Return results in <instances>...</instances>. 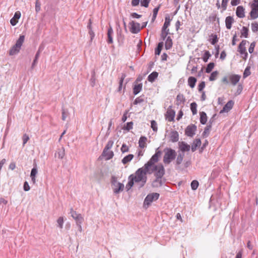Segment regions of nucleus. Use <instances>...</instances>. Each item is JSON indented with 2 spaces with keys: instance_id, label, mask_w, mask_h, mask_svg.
<instances>
[{
  "instance_id": "f257e3e1",
  "label": "nucleus",
  "mask_w": 258,
  "mask_h": 258,
  "mask_svg": "<svg viewBox=\"0 0 258 258\" xmlns=\"http://www.w3.org/2000/svg\"><path fill=\"white\" fill-rule=\"evenodd\" d=\"M149 167L150 166H149ZM151 169L147 168L148 174L154 173L156 178L153 181L152 185L154 187H159L163 185L165 182V179L163 178L165 174V170L163 166L161 164L156 165L155 163L152 164Z\"/></svg>"
},
{
  "instance_id": "f03ea898",
  "label": "nucleus",
  "mask_w": 258,
  "mask_h": 258,
  "mask_svg": "<svg viewBox=\"0 0 258 258\" xmlns=\"http://www.w3.org/2000/svg\"><path fill=\"white\" fill-rule=\"evenodd\" d=\"M155 162H147L145 164L144 166L138 169L135 174H132L131 175H133V178L135 180V182L139 188L143 187L147 182V177L146 176L147 174H148L147 171V168L151 169L150 166H152V164Z\"/></svg>"
},
{
  "instance_id": "7ed1b4c3",
  "label": "nucleus",
  "mask_w": 258,
  "mask_h": 258,
  "mask_svg": "<svg viewBox=\"0 0 258 258\" xmlns=\"http://www.w3.org/2000/svg\"><path fill=\"white\" fill-rule=\"evenodd\" d=\"M113 143V141L111 140H109L108 141L104 149H103L101 155L99 158V159L109 160L113 157L114 153L112 151L110 150V149L112 148Z\"/></svg>"
},
{
  "instance_id": "20e7f679",
  "label": "nucleus",
  "mask_w": 258,
  "mask_h": 258,
  "mask_svg": "<svg viewBox=\"0 0 258 258\" xmlns=\"http://www.w3.org/2000/svg\"><path fill=\"white\" fill-rule=\"evenodd\" d=\"M111 187L115 195H117L124 189V186L123 183L117 181V178L115 176H112L111 178Z\"/></svg>"
},
{
  "instance_id": "39448f33",
  "label": "nucleus",
  "mask_w": 258,
  "mask_h": 258,
  "mask_svg": "<svg viewBox=\"0 0 258 258\" xmlns=\"http://www.w3.org/2000/svg\"><path fill=\"white\" fill-rule=\"evenodd\" d=\"M25 36L24 35H21L19 39L16 41V44L11 48L9 51V54L10 55H13L18 53L24 41Z\"/></svg>"
},
{
  "instance_id": "423d86ee",
  "label": "nucleus",
  "mask_w": 258,
  "mask_h": 258,
  "mask_svg": "<svg viewBox=\"0 0 258 258\" xmlns=\"http://www.w3.org/2000/svg\"><path fill=\"white\" fill-rule=\"evenodd\" d=\"M160 195L157 192H152L148 194L144 201V207L147 208L153 201H157L159 198Z\"/></svg>"
},
{
  "instance_id": "0eeeda50",
  "label": "nucleus",
  "mask_w": 258,
  "mask_h": 258,
  "mask_svg": "<svg viewBox=\"0 0 258 258\" xmlns=\"http://www.w3.org/2000/svg\"><path fill=\"white\" fill-rule=\"evenodd\" d=\"M165 155L163 161H169L170 160H174L176 157L175 151L170 148H165L164 150Z\"/></svg>"
},
{
  "instance_id": "6e6552de",
  "label": "nucleus",
  "mask_w": 258,
  "mask_h": 258,
  "mask_svg": "<svg viewBox=\"0 0 258 258\" xmlns=\"http://www.w3.org/2000/svg\"><path fill=\"white\" fill-rule=\"evenodd\" d=\"M248 42V41L246 40H243L239 44L238 50L240 52L241 54L245 55V58L247 57V53L246 51L245 45Z\"/></svg>"
},
{
  "instance_id": "1a4fd4ad",
  "label": "nucleus",
  "mask_w": 258,
  "mask_h": 258,
  "mask_svg": "<svg viewBox=\"0 0 258 258\" xmlns=\"http://www.w3.org/2000/svg\"><path fill=\"white\" fill-rule=\"evenodd\" d=\"M197 126L195 124L188 125L185 130V134L188 137H192L195 134Z\"/></svg>"
},
{
  "instance_id": "9d476101",
  "label": "nucleus",
  "mask_w": 258,
  "mask_h": 258,
  "mask_svg": "<svg viewBox=\"0 0 258 258\" xmlns=\"http://www.w3.org/2000/svg\"><path fill=\"white\" fill-rule=\"evenodd\" d=\"M70 214L72 218L76 221V222L82 223L84 218L80 214L77 213L73 208L71 209Z\"/></svg>"
},
{
  "instance_id": "9b49d317",
  "label": "nucleus",
  "mask_w": 258,
  "mask_h": 258,
  "mask_svg": "<svg viewBox=\"0 0 258 258\" xmlns=\"http://www.w3.org/2000/svg\"><path fill=\"white\" fill-rule=\"evenodd\" d=\"M130 31L133 34H136L140 31V24L133 21L130 23Z\"/></svg>"
},
{
  "instance_id": "f8f14e48",
  "label": "nucleus",
  "mask_w": 258,
  "mask_h": 258,
  "mask_svg": "<svg viewBox=\"0 0 258 258\" xmlns=\"http://www.w3.org/2000/svg\"><path fill=\"white\" fill-rule=\"evenodd\" d=\"M175 114V112L173 110L169 108H168L165 114V118L168 121H174Z\"/></svg>"
},
{
  "instance_id": "ddd939ff",
  "label": "nucleus",
  "mask_w": 258,
  "mask_h": 258,
  "mask_svg": "<svg viewBox=\"0 0 258 258\" xmlns=\"http://www.w3.org/2000/svg\"><path fill=\"white\" fill-rule=\"evenodd\" d=\"M234 102L232 100L229 101L223 107V109L220 111V113L228 112L233 107Z\"/></svg>"
},
{
  "instance_id": "4468645a",
  "label": "nucleus",
  "mask_w": 258,
  "mask_h": 258,
  "mask_svg": "<svg viewBox=\"0 0 258 258\" xmlns=\"http://www.w3.org/2000/svg\"><path fill=\"white\" fill-rule=\"evenodd\" d=\"M178 146L180 150L182 152L189 151L190 149V146L184 142H179Z\"/></svg>"
},
{
  "instance_id": "2eb2a0df",
  "label": "nucleus",
  "mask_w": 258,
  "mask_h": 258,
  "mask_svg": "<svg viewBox=\"0 0 258 258\" xmlns=\"http://www.w3.org/2000/svg\"><path fill=\"white\" fill-rule=\"evenodd\" d=\"M241 76L239 75H231L229 76V79L232 85L235 86L239 81Z\"/></svg>"
},
{
  "instance_id": "dca6fc26",
  "label": "nucleus",
  "mask_w": 258,
  "mask_h": 258,
  "mask_svg": "<svg viewBox=\"0 0 258 258\" xmlns=\"http://www.w3.org/2000/svg\"><path fill=\"white\" fill-rule=\"evenodd\" d=\"M236 16L240 18H243L245 17L244 9L242 6H238L236 11Z\"/></svg>"
},
{
  "instance_id": "f3484780",
  "label": "nucleus",
  "mask_w": 258,
  "mask_h": 258,
  "mask_svg": "<svg viewBox=\"0 0 258 258\" xmlns=\"http://www.w3.org/2000/svg\"><path fill=\"white\" fill-rule=\"evenodd\" d=\"M234 22V20L232 16H228L225 19V25L228 29H230L232 24Z\"/></svg>"
},
{
  "instance_id": "a211bd4d",
  "label": "nucleus",
  "mask_w": 258,
  "mask_h": 258,
  "mask_svg": "<svg viewBox=\"0 0 258 258\" xmlns=\"http://www.w3.org/2000/svg\"><path fill=\"white\" fill-rule=\"evenodd\" d=\"M185 101V99L183 95L179 94L176 96L175 104L178 106L181 105L182 104H184Z\"/></svg>"
},
{
  "instance_id": "6ab92c4d",
  "label": "nucleus",
  "mask_w": 258,
  "mask_h": 258,
  "mask_svg": "<svg viewBox=\"0 0 258 258\" xmlns=\"http://www.w3.org/2000/svg\"><path fill=\"white\" fill-rule=\"evenodd\" d=\"M158 149L159 148L156 150L155 154L151 157L149 161H158L159 158L161 156L162 154V152Z\"/></svg>"
},
{
  "instance_id": "aec40b11",
  "label": "nucleus",
  "mask_w": 258,
  "mask_h": 258,
  "mask_svg": "<svg viewBox=\"0 0 258 258\" xmlns=\"http://www.w3.org/2000/svg\"><path fill=\"white\" fill-rule=\"evenodd\" d=\"M170 141L172 142H176L179 139V135L177 131H174L171 132L170 136Z\"/></svg>"
},
{
  "instance_id": "412c9836",
  "label": "nucleus",
  "mask_w": 258,
  "mask_h": 258,
  "mask_svg": "<svg viewBox=\"0 0 258 258\" xmlns=\"http://www.w3.org/2000/svg\"><path fill=\"white\" fill-rule=\"evenodd\" d=\"M64 149L63 147H61L58 149L55 154V156L56 158L57 157L58 159H62L64 156Z\"/></svg>"
},
{
  "instance_id": "4be33fe9",
  "label": "nucleus",
  "mask_w": 258,
  "mask_h": 258,
  "mask_svg": "<svg viewBox=\"0 0 258 258\" xmlns=\"http://www.w3.org/2000/svg\"><path fill=\"white\" fill-rule=\"evenodd\" d=\"M171 21V19L170 18V17L169 16H167L165 17V22L163 25V26L162 28V30L163 31L164 30H169L168 29V27L169 26L170 24V22Z\"/></svg>"
},
{
  "instance_id": "5701e85b",
  "label": "nucleus",
  "mask_w": 258,
  "mask_h": 258,
  "mask_svg": "<svg viewBox=\"0 0 258 258\" xmlns=\"http://www.w3.org/2000/svg\"><path fill=\"white\" fill-rule=\"evenodd\" d=\"M201 144V141L200 139H196L193 142L191 146V149L192 152L196 150L197 148L199 147Z\"/></svg>"
},
{
  "instance_id": "b1692460",
  "label": "nucleus",
  "mask_w": 258,
  "mask_h": 258,
  "mask_svg": "<svg viewBox=\"0 0 258 258\" xmlns=\"http://www.w3.org/2000/svg\"><path fill=\"white\" fill-rule=\"evenodd\" d=\"M113 34V31L112 29V28H110L108 29L107 32V42L108 43H113V38H112V35Z\"/></svg>"
},
{
  "instance_id": "393cba45",
  "label": "nucleus",
  "mask_w": 258,
  "mask_h": 258,
  "mask_svg": "<svg viewBox=\"0 0 258 258\" xmlns=\"http://www.w3.org/2000/svg\"><path fill=\"white\" fill-rule=\"evenodd\" d=\"M147 140V138L146 137H141L139 141V147L141 148H144L146 146V142Z\"/></svg>"
},
{
  "instance_id": "a878e982",
  "label": "nucleus",
  "mask_w": 258,
  "mask_h": 258,
  "mask_svg": "<svg viewBox=\"0 0 258 258\" xmlns=\"http://www.w3.org/2000/svg\"><path fill=\"white\" fill-rule=\"evenodd\" d=\"M158 73L156 72H153L148 77V80L150 82H153L158 77Z\"/></svg>"
},
{
  "instance_id": "bb28decb",
  "label": "nucleus",
  "mask_w": 258,
  "mask_h": 258,
  "mask_svg": "<svg viewBox=\"0 0 258 258\" xmlns=\"http://www.w3.org/2000/svg\"><path fill=\"white\" fill-rule=\"evenodd\" d=\"M42 48H41V46L39 47V49H38V50L37 51V52H36V54H35V58L33 60V62L32 64V67L31 68L33 69L34 68V67H35V64L37 63V60L39 57V55H40V52L42 50Z\"/></svg>"
},
{
  "instance_id": "cd10ccee",
  "label": "nucleus",
  "mask_w": 258,
  "mask_h": 258,
  "mask_svg": "<svg viewBox=\"0 0 258 258\" xmlns=\"http://www.w3.org/2000/svg\"><path fill=\"white\" fill-rule=\"evenodd\" d=\"M172 46V40L170 36L167 37L165 41V47L166 49H170Z\"/></svg>"
},
{
  "instance_id": "c85d7f7f",
  "label": "nucleus",
  "mask_w": 258,
  "mask_h": 258,
  "mask_svg": "<svg viewBox=\"0 0 258 258\" xmlns=\"http://www.w3.org/2000/svg\"><path fill=\"white\" fill-rule=\"evenodd\" d=\"M142 89V84L140 83L137 85H135L133 88V93L134 95L138 94L141 92Z\"/></svg>"
},
{
  "instance_id": "c756f323",
  "label": "nucleus",
  "mask_w": 258,
  "mask_h": 258,
  "mask_svg": "<svg viewBox=\"0 0 258 258\" xmlns=\"http://www.w3.org/2000/svg\"><path fill=\"white\" fill-rule=\"evenodd\" d=\"M188 84L191 88H193L195 86L197 79L194 77H189L188 79Z\"/></svg>"
},
{
  "instance_id": "7c9ffc66",
  "label": "nucleus",
  "mask_w": 258,
  "mask_h": 258,
  "mask_svg": "<svg viewBox=\"0 0 258 258\" xmlns=\"http://www.w3.org/2000/svg\"><path fill=\"white\" fill-rule=\"evenodd\" d=\"M207 121V114L205 112H200V122L202 124H205Z\"/></svg>"
},
{
  "instance_id": "2f4dec72",
  "label": "nucleus",
  "mask_w": 258,
  "mask_h": 258,
  "mask_svg": "<svg viewBox=\"0 0 258 258\" xmlns=\"http://www.w3.org/2000/svg\"><path fill=\"white\" fill-rule=\"evenodd\" d=\"M248 31L249 30L248 28L243 26L241 30V36L240 37H244L245 38H247L248 35Z\"/></svg>"
},
{
  "instance_id": "473e14b6",
  "label": "nucleus",
  "mask_w": 258,
  "mask_h": 258,
  "mask_svg": "<svg viewBox=\"0 0 258 258\" xmlns=\"http://www.w3.org/2000/svg\"><path fill=\"white\" fill-rule=\"evenodd\" d=\"M163 46V42H160L158 44L157 48L155 49V53L156 55H160L162 47Z\"/></svg>"
},
{
  "instance_id": "72a5a7b5",
  "label": "nucleus",
  "mask_w": 258,
  "mask_h": 258,
  "mask_svg": "<svg viewBox=\"0 0 258 258\" xmlns=\"http://www.w3.org/2000/svg\"><path fill=\"white\" fill-rule=\"evenodd\" d=\"M211 124H208L205 128V130H204V131L203 133V137H207L209 136V133H210V132L211 130Z\"/></svg>"
},
{
  "instance_id": "f704fd0d",
  "label": "nucleus",
  "mask_w": 258,
  "mask_h": 258,
  "mask_svg": "<svg viewBox=\"0 0 258 258\" xmlns=\"http://www.w3.org/2000/svg\"><path fill=\"white\" fill-rule=\"evenodd\" d=\"M125 77H126V75L125 74H122L121 75V76L120 78V80H119V87L118 88V92H120L122 89V83H123V80H124V78H125Z\"/></svg>"
},
{
  "instance_id": "c9c22d12",
  "label": "nucleus",
  "mask_w": 258,
  "mask_h": 258,
  "mask_svg": "<svg viewBox=\"0 0 258 258\" xmlns=\"http://www.w3.org/2000/svg\"><path fill=\"white\" fill-rule=\"evenodd\" d=\"M251 19H255L258 18V11L251 9L250 12Z\"/></svg>"
},
{
  "instance_id": "e433bc0d",
  "label": "nucleus",
  "mask_w": 258,
  "mask_h": 258,
  "mask_svg": "<svg viewBox=\"0 0 258 258\" xmlns=\"http://www.w3.org/2000/svg\"><path fill=\"white\" fill-rule=\"evenodd\" d=\"M197 104L196 102H192L190 104V109L194 115H195L197 113Z\"/></svg>"
},
{
  "instance_id": "4c0bfd02",
  "label": "nucleus",
  "mask_w": 258,
  "mask_h": 258,
  "mask_svg": "<svg viewBox=\"0 0 258 258\" xmlns=\"http://www.w3.org/2000/svg\"><path fill=\"white\" fill-rule=\"evenodd\" d=\"M69 115V113L68 110L63 108H62V120H65Z\"/></svg>"
},
{
  "instance_id": "58836bf2",
  "label": "nucleus",
  "mask_w": 258,
  "mask_h": 258,
  "mask_svg": "<svg viewBox=\"0 0 258 258\" xmlns=\"http://www.w3.org/2000/svg\"><path fill=\"white\" fill-rule=\"evenodd\" d=\"M199 185V183L197 180H192L191 181V184H190L191 188L192 190H195L198 188Z\"/></svg>"
},
{
  "instance_id": "ea45409f",
  "label": "nucleus",
  "mask_w": 258,
  "mask_h": 258,
  "mask_svg": "<svg viewBox=\"0 0 258 258\" xmlns=\"http://www.w3.org/2000/svg\"><path fill=\"white\" fill-rule=\"evenodd\" d=\"M215 66V63L214 62H210L206 69V72L207 73H210L212 70L213 69L214 67Z\"/></svg>"
},
{
  "instance_id": "a19ab883",
  "label": "nucleus",
  "mask_w": 258,
  "mask_h": 258,
  "mask_svg": "<svg viewBox=\"0 0 258 258\" xmlns=\"http://www.w3.org/2000/svg\"><path fill=\"white\" fill-rule=\"evenodd\" d=\"M218 75V72L217 71H214L212 72L209 77V80L210 81H213L215 80L217 77Z\"/></svg>"
},
{
  "instance_id": "79ce46f5",
  "label": "nucleus",
  "mask_w": 258,
  "mask_h": 258,
  "mask_svg": "<svg viewBox=\"0 0 258 258\" xmlns=\"http://www.w3.org/2000/svg\"><path fill=\"white\" fill-rule=\"evenodd\" d=\"M211 56V55L210 52L209 51H206L203 57V59L204 61L207 62Z\"/></svg>"
},
{
  "instance_id": "37998d69",
  "label": "nucleus",
  "mask_w": 258,
  "mask_h": 258,
  "mask_svg": "<svg viewBox=\"0 0 258 258\" xmlns=\"http://www.w3.org/2000/svg\"><path fill=\"white\" fill-rule=\"evenodd\" d=\"M63 222L64 220L63 217H59L57 220V226L60 229L62 228Z\"/></svg>"
},
{
  "instance_id": "c03bdc74",
  "label": "nucleus",
  "mask_w": 258,
  "mask_h": 258,
  "mask_svg": "<svg viewBox=\"0 0 258 258\" xmlns=\"http://www.w3.org/2000/svg\"><path fill=\"white\" fill-rule=\"evenodd\" d=\"M182 163L184 164L185 168H186L189 165V164H188L189 162H176L175 168L176 169L183 170V168H180V165Z\"/></svg>"
},
{
  "instance_id": "a18cd8bd",
  "label": "nucleus",
  "mask_w": 258,
  "mask_h": 258,
  "mask_svg": "<svg viewBox=\"0 0 258 258\" xmlns=\"http://www.w3.org/2000/svg\"><path fill=\"white\" fill-rule=\"evenodd\" d=\"M250 67L249 66H247L245 68V69L244 71V73H243V77L244 78H246L247 77H248V76H249L250 75Z\"/></svg>"
},
{
  "instance_id": "49530a36",
  "label": "nucleus",
  "mask_w": 258,
  "mask_h": 258,
  "mask_svg": "<svg viewBox=\"0 0 258 258\" xmlns=\"http://www.w3.org/2000/svg\"><path fill=\"white\" fill-rule=\"evenodd\" d=\"M159 8H160V7L159 6L158 7L155 8L153 9V17H152V21H154V20L156 19L157 14H158V12L159 10Z\"/></svg>"
},
{
  "instance_id": "de8ad7c7",
  "label": "nucleus",
  "mask_w": 258,
  "mask_h": 258,
  "mask_svg": "<svg viewBox=\"0 0 258 258\" xmlns=\"http://www.w3.org/2000/svg\"><path fill=\"white\" fill-rule=\"evenodd\" d=\"M37 173V165L36 164H34L33 168L32 169L30 174V176H35Z\"/></svg>"
},
{
  "instance_id": "09e8293b",
  "label": "nucleus",
  "mask_w": 258,
  "mask_h": 258,
  "mask_svg": "<svg viewBox=\"0 0 258 258\" xmlns=\"http://www.w3.org/2000/svg\"><path fill=\"white\" fill-rule=\"evenodd\" d=\"M251 30L253 32H256L258 31V23L254 22L251 23Z\"/></svg>"
},
{
  "instance_id": "8fccbe9b",
  "label": "nucleus",
  "mask_w": 258,
  "mask_h": 258,
  "mask_svg": "<svg viewBox=\"0 0 258 258\" xmlns=\"http://www.w3.org/2000/svg\"><path fill=\"white\" fill-rule=\"evenodd\" d=\"M169 33V30H162V33L161 34V37L163 40H164L166 38L167 35Z\"/></svg>"
},
{
  "instance_id": "3c124183",
  "label": "nucleus",
  "mask_w": 258,
  "mask_h": 258,
  "mask_svg": "<svg viewBox=\"0 0 258 258\" xmlns=\"http://www.w3.org/2000/svg\"><path fill=\"white\" fill-rule=\"evenodd\" d=\"M251 9L258 11V0H253V3L251 5Z\"/></svg>"
},
{
  "instance_id": "603ef678",
  "label": "nucleus",
  "mask_w": 258,
  "mask_h": 258,
  "mask_svg": "<svg viewBox=\"0 0 258 258\" xmlns=\"http://www.w3.org/2000/svg\"><path fill=\"white\" fill-rule=\"evenodd\" d=\"M133 122L131 121V122H127L126 123V125L124 127V129L126 131H129L130 130L133 128Z\"/></svg>"
},
{
  "instance_id": "864d4df0",
  "label": "nucleus",
  "mask_w": 258,
  "mask_h": 258,
  "mask_svg": "<svg viewBox=\"0 0 258 258\" xmlns=\"http://www.w3.org/2000/svg\"><path fill=\"white\" fill-rule=\"evenodd\" d=\"M151 127L154 132H156L158 130L157 122L155 120H152L151 122Z\"/></svg>"
},
{
  "instance_id": "5fc2aeb1",
  "label": "nucleus",
  "mask_w": 258,
  "mask_h": 258,
  "mask_svg": "<svg viewBox=\"0 0 258 258\" xmlns=\"http://www.w3.org/2000/svg\"><path fill=\"white\" fill-rule=\"evenodd\" d=\"M41 9V4L39 0H36L35 2V11L37 13L40 11Z\"/></svg>"
},
{
  "instance_id": "6e6d98bb",
  "label": "nucleus",
  "mask_w": 258,
  "mask_h": 258,
  "mask_svg": "<svg viewBox=\"0 0 258 258\" xmlns=\"http://www.w3.org/2000/svg\"><path fill=\"white\" fill-rule=\"evenodd\" d=\"M134 157L133 155L129 154L127 156L124 157L121 161H131Z\"/></svg>"
},
{
  "instance_id": "4d7b16f0",
  "label": "nucleus",
  "mask_w": 258,
  "mask_h": 258,
  "mask_svg": "<svg viewBox=\"0 0 258 258\" xmlns=\"http://www.w3.org/2000/svg\"><path fill=\"white\" fill-rule=\"evenodd\" d=\"M151 0H141V5L142 6L147 8Z\"/></svg>"
},
{
  "instance_id": "13d9d810",
  "label": "nucleus",
  "mask_w": 258,
  "mask_h": 258,
  "mask_svg": "<svg viewBox=\"0 0 258 258\" xmlns=\"http://www.w3.org/2000/svg\"><path fill=\"white\" fill-rule=\"evenodd\" d=\"M134 183L135 182V180L133 178V175H130L128 177V182L127 183L129 184V185H131L132 187H133Z\"/></svg>"
},
{
  "instance_id": "bf43d9fd",
  "label": "nucleus",
  "mask_w": 258,
  "mask_h": 258,
  "mask_svg": "<svg viewBox=\"0 0 258 258\" xmlns=\"http://www.w3.org/2000/svg\"><path fill=\"white\" fill-rule=\"evenodd\" d=\"M255 46V42H253L250 44V46L248 48V51L250 53H252L253 52Z\"/></svg>"
},
{
  "instance_id": "052dcab7",
  "label": "nucleus",
  "mask_w": 258,
  "mask_h": 258,
  "mask_svg": "<svg viewBox=\"0 0 258 258\" xmlns=\"http://www.w3.org/2000/svg\"><path fill=\"white\" fill-rule=\"evenodd\" d=\"M229 0H222V8L223 11H225L227 9V3Z\"/></svg>"
},
{
  "instance_id": "680f3d73",
  "label": "nucleus",
  "mask_w": 258,
  "mask_h": 258,
  "mask_svg": "<svg viewBox=\"0 0 258 258\" xmlns=\"http://www.w3.org/2000/svg\"><path fill=\"white\" fill-rule=\"evenodd\" d=\"M205 87V83L204 81H202L198 86V90L200 92H201Z\"/></svg>"
},
{
  "instance_id": "e2e57ef3",
  "label": "nucleus",
  "mask_w": 258,
  "mask_h": 258,
  "mask_svg": "<svg viewBox=\"0 0 258 258\" xmlns=\"http://www.w3.org/2000/svg\"><path fill=\"white\" fill-rule=\"evenodd\" d=\"M144 99L142 98H141V97H139L137 98L135 100V101L134 102V104H139V103H141L144 102Z\"/></svg>"
},
{
  "instance_id": "0e129e2a",
  "label": "nucleus",
  "mask_w": 258,
  "mask_h": 258,
  "mask_svg": "<svg viewBox=\"0 0 258 258\" xmlns=\"http://www.w3.org/2000/svg\"><path fill=\"white\" fill-rule=\"evenodd\" d=\"M29 140V137L27 134H24L23 136V144L24 145Z\"/></svg>"
},
{
  "instance_id": "69168bd1",
  "label": "nucleus",
  "mask_w": 258,
  "mask_h": 258,
  "mask_svg": "<svg viewBox=\"0 0 258 258\" xmlns=\"http://www.w3.org/2000/svg\"><path fill=\"white\" fill-rule=\"evenodd\" d=\"M30 186L27 181H25L23 185V189L25 191H27L30 190Z\"/></svg>"
},
{
  "instance_id": "338daca9",
  "label": "nucleus",
  "mask_w": 258,
  "mask_h": 258,
  "mask_svg": "<svg viewBox=\"0 0 258 258\" xmlns=\"http://www.w3.org/2000/svg\"><path fill=\"white\" fill-rule=\"evenodd\" d=\"M243 89V87H242V85L240 84H238V86H237V91H236V93L239 95L241 93L242 90Z\"/></svg>"
},
{
  "instance_id": "774afa93",
  "label": "nucleus",
  "mask_w": 258,
  "mask_h": 258,
  "mask_svg": "<svg viewBox=\"0 0 258 258\" xmlns=\"http://www.w3.org/2000/svg\"><path fill=\"white\" fill-rule=\"evenodd\" d=\"M213 38L211 41V43L212 44L214 45L218 42V38L216 35H213Z\"/></svg>"
}]
</instances>
